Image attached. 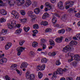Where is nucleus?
I'll use <instances>...</instances> for the list:
<instances>
[{
    "instance_id": "obj_60",
    "label": "nucleus",
    "mask_w": 80,
    "mask_h": 80,
    "mask_svg": "<svg viewBox=\"0 0 80 80\" xmlns=\"http://www.w3.org/2000/svg\"><path fill=\"white\" fill-rule=\"evenodd\" d=\"M33 5L34 6V7H36L37 5V3L36 2H34L33 3Z\"/></svg>"
},
{
    "instance_id": "obj_30",
    "label": "nucleus",
    "mask_w": 80,
    "mask_h": 80,
    "mask_svg": "<svg viewBox=\"0 0 80 80\" xmlns=\"http://www.w3.org/2000/svg\"><path fill=\"white\" fill-rule=\"evenodd\" d=\"M70 45H77V42L75 41H72L70 43Z\"/></svg>"
},
{
    "instance_id": "obj_31",
    "label": "nucleus",
    "mask_w": 80,
    "mask_h": 80,
    "mask_svg": "<svg viewBox=\"0 0 80 80\" xmlns=\"http://www.w3.org/2000/svg\"><path fill=\"white\" fill-rule=\"evenodd\" d=\"M38 77L40 79H41L43 77V74L40 72L38 73Z\"/></svg>"
},
{
    "instance_id": "obj_58",
    "label": "nucleus",
    "mask_w": 80,
    "mask_h": 80,
    "mask_svg": "<svg viewBox=\"0 0 80 80\" xmlns=\"http://www.w3.org/2000/svg\"><path fill=\"white\" fill-rule=\"evenodd\" d=\"M32 32H33V33H36V34H37V33H38V31H37V30H33L32 31Z\"/></svg>"
},
{
    "instance_id": "obj_14",
    "label": "nucleus",
    "mask_w": 80,
    "mask_h": 80,
    "mask_svg": "<svg viewBox=\"0 0 80 80\" xmlns=\"http://www.w3.org/2000/svg\"><path fill=\"white\" fill-rule=\"evenodd\" d=\"M28 65V64H27V63L24 62L21 64L20 67L21 68H27Z\"/></svg>"
},
{
    "instance_id": "obj_61",
    "label": "nucleus",
    "mask_w": 80,
    "mask_h": 80,
    "mask_svg": "<svg viewBox=\"0 0 80 80\" xmlns=\"http://www.w3.org/2000/svg\"><path fill=\"white\" fill-rule=\"evenodd\" d=\"M67 80H73V79L71 78L67 77L66 78Z\"/></svg>"
},
{
    "instance_id": "obj_12",
    "label": "nucleus",
    "mask_w": 80,
    "mask_h": 80,
    "mask_svg": "<svg viewBox=\"0 0 80 80\" xmlns=\"http://www.w3.org/2000/svg\"><path fill=\"white\" fill-rule=\"evenodd\" d=\"M11 46L12 43L8 42L7 44L5 46V49L6 50H8Z\"/></svg>"
},
{
    "instance_id": "obj_18",
    "label": "nucleus",
    "mask_w": 80,
    "mask_h": 80,
    "mask_svg": "<svg viewBox=\"0 0 80 80\" xmlns=\"http://www.w3.org/2000/svg\"><path fill=\"white\" fill-rule=\"evenodd\" d=\"M11 23L12 25H14V27H15V26H16L17 28H20V25L19 24L16 25V23H15V22L14 21H12L11 22Z\"/></svg>"
},
{
    "instance_id": "obj_2",
    "label": "nucleus",
    "mask_w": 80,
    "mask_h": 80,
    "mask_svg": "<svg viewBox=\"0 0 80 80\" xmlns=\"http://www.w3.org/2000/svg\"><path fill=\"white\" fill-rule=\"evenodd\" d=\"M73 49V46L72 45H69L63 48V51L65 53L67 52L68 51H71Z\"/></svg>"
},
{
    "instance_id": "obj_44",
    "label": "nucleus",
    "mask_w": 80,
    "mask_h": 80,
    "mask_svg": "<svg viewBox=\"0 0 80 80\" xmlns=\"http://www.w3.org/2000/svg\"><path fill=\"white\" fill-rule=\"evenodd\" d=\"M8 28H9L10 29H12V28H13V26L11 25L10 23L8 24Z\"/></svg>"
},
{
    "instance_id": "obj_16",
    "label": "nucleus",
    "mask_w": 80,
    "mask_h": 80,
    "mask_svg": "<svg viewBox=\"0 0 80 80\" xmlns=\"http://www.w3.org/2000/svg\"><path fill=\"white\" fill-rule=\"evenodd\" d=\"M49 17V14L47 12L45 13L42 16V19H46Z\"/></svg>"
},
{
    "instance_id": "obj_10",
    "label": "nucleus",
    "mask_w": 80,
    "mask_h": 80,
    "mask_svg": "<svg viewBox=\"0 0 80 80\" xmlns=\"http://www.w3.org/2000/svg\"><path fill=\"white\" fill-rule=\"evenodd\" d=\"M7 1L8 2V5L9 6L12 7L14 5L13 4L14 1L13 0H8Z\"/></svg>"
},
{
    "instance_id": "obj_13",
    "label": "nucleus",
    "mask_w": 80,
    "mask_h": 80,
    "mask_svg": "<svg viewBox=\"0 0 80 80\" xmlns=\"http://www.w3.org/2000/svg\"><path fill=\"white\" fill-rule=\"evenodd\" d=\"M0 13L2 15H6L7 14V12L4 9L0 10Z\"/></svg>"
},
{
    "instance_id": "obj_52",
    "label": "nucleus",
    "mask_w": 80,
    "mask_h": 80,
    "mask_svg": "<svg viewBox=\"0 0 80 80\" xmlns=\"http://www.w3.org/2000/svg\"><path fill=\"white\" fill-rule=\"evenodd\" d=\"M51 9H52V8H49L47 7L44 10L45 12H47L48 10H51Z\"/></svg>"
},
{
    "instance_id": "obj_11",
    "label": "nucleus",
    "mask_w": 80,
    "mask_h": 80,
    "mask_svg": "<svg viewBox=\"0 0 80 80\" xmlns=\"http://www.w3.org/2000/svg\"><path fill=\"white\" fill-rule=\"evenodd\" d=\"M68 55V56H70L71 57V58L68 60V62H72V61L73 60V56L74 54L70 52H69Z\"/></svg>"
},
{
    "instance_id": "obj_19",
    "label": "nucleus",
    "mask_w": 80,
    "mask_h": 80,
    "mask_svg": "<svg viewBox=\"0 0 80 80\" xmlns=\"http://www.w3.org/2000/svg\"><path fill=\"white\" fill-rule=\"evenodd\" d=\"M74 57V60H80V56L78 54H75Z\"/></svg>"
},
{
    "instance_id": "obj_9",
    "label": "nucleus",
    "mask_w": 80,
    "mask_h": 80,
    "mask_svg": "<svg viewBox=\"0 0 80 80\" xmlns=\"http://www.w3.org/2000/svg\"><path fill=\"white\" fill-rule=\"evenodd\" d=\"M58 7L59 9L63 10L64 8V7L63 6V3L62 2H59L58 4Z\"/></svg>"
},
{
    "instance_id": "obj_20",
    "label": "nucleus",
    "mask_w": 80,
    "mask_h": 80,
    "mask_svg": "<svg viewBox=\"0 0 80 80\" xmlns=\"http://www.w3.org/2000/svg\"><path fill=\"white\" fill-rule=\"evenodd\" d=\"M40 9L39 8H36L34 9V12L36 14H38L40 12Z\"/></svg>"
},
{
    "instance_id": "obj_22",
    "label": "nucleus",
    "mask_w": 80,
    "mask_h": 80,
    "mask_svg": "<svg viewBox=\"0 0 80 80\" xmlns=\"http://www.w3.org/2000/svg\"><path fill=\"white\" fill-rule=\"evenodd\" d=\"M32 3V2L30 0H27L26 3V7H29Z\"/></svg>"
},
{
    "instance_id": "obj_6",
    "label": "nucleus",
    "mask_w": 80,
    "mask_h": 80,
    "mask_svg": "<svg viewBox=\"0 0 80 80\" xmlns=\"http://www.w3.org/2000/svg\"><path fill=\"white\" fill-rule=\"evenodd\" d=\"M11 14L13 15V17L14 18H16V19L18 18L19 15H18V13L16 11H13L11 12Z\"/></svg>"
},
{
    "instance_id": "obj_34",
    "label": "nucleus",
    "mask_w": 80,
    "mask_h": 80,
    "mask_svg": "<svg viewBox=\"0 0 80 80\" xmlns=\"http://www.w3.org/2000/svg\"><path fill=\"white\" fill-rule=\"evenodd\" d=\"M6 22V19L2 17L0 18V23H3Z\"/></svg>"
},
{
    "instance_id": "obj_36",
    "label": "nucleus",
    "mask_w": 80,
    "mask_h": 80,
    "mask_svg": "<svg viewBox=\"0 0 80 80\" xmlns=\"http://www.w3.org/2000/svg\"><path fill=\"white\" fill-rule=\"evenodd\" d=\"M33 28L34 29H38L39 27L38 24H34L33 25Z\"/></svg>"
},
{
    "instance_id": "obj_47",
    "label": "nucleus",
    "mask_w": 80,
    "mask_h": 80,
    "mask_svg": "<svg viewBox=\"0 0 80 80\" xmlns=\"http://www.w3.org/2000/svg\"><path fill=\"white\" fill-rule=\"evenodd\" d=\"M41 71L42 70H44V69L45 68V64H43L41 66Z\"/></svg>"
},
{
    "instance_id": "obj_24",
    "label": "nucleus",
    "mask_w": 80,
    "mask_h": 80,
    "mask_svg": "<svg viewBox=\"0 0 80 80\" xmlns=\"http://www.w3.org/2000/svg\"><path fill=\"white\" fill-rule=\"evenodd\" d=\"M57 53L56 52H53L52 53L50 52L48 53L49 55H51V56H52V57H54L56 55Z\"/></svg>"
},
{
    "instance_id": "obj_41",
    "label": "nucleus",
    "mask_w": 80,
    "mask_h": 80,
    "mask_svg": "<svg viewBox=\"0 0 80 80\" xmlns=\"http://www.w3.org/2000/svg\"><path fill=\"white\" fill-rule=\"evenodd\" d=\"M7 33V30H4L3 29L2 30V33L3 35H6Z\"/></svg>"
},
{
    "instance_id": "obj_23",
    "label": "nucleus",
    "mask_w": 80,
    "mask_h": 80,
    "mask_svg": "<svg viewBox=\"0 0 80 80\" xmlns=\"http://www.w3.org/2000/svg\"><path fill=\"white\" fill-rule=\"evenodd\" d=\"M19 20L21 23H26V22H27V19L26 18H24L23 19H20Z\"/></svg>"
},
{
    "instance_id": "obj_53",
    "label": "nucleus",
    "mask_w": 80,
    "mask_h": 80,
    "mask_svg": "<svg viewBox=\"0 0 80 80\" xmlns=\"http://www.w3.org/2000/svg\"><path fill=\"white\" fill-rule=\"evenodd\" d=\"M75 17H76L80 18V13H78L76 14H75Z\"/></svg>"
},
{
    "instance_id": "obj_5",
    "label": "nucleus",
    "mask_w": 80,
    "mask_h": 80,
    "mask_svg": "<svg viewBox=\"0 0 80 80\" xmlns=\"http://www.w3.org/2000/svg\"><path fill=\"white\" fill-rule=\"evenodd\" d=\"M68 70V69H67L66 68H65L63 70H62V68H58L57 70V72L58 74L59 75H63V72H65Z\"/></svg>"
},
{
    "instance_id": "obj_43",
    "label": "nucleus",
    "mask_w": 80,
    "mask_h": 80,
    "mask_svg": "<svg viewBox=\"0 0 80 80\" xmlns=\"http://www.w3.org/2000/svg\"><path fill=\"white\" fill-rule=\"evenodd\" d=\"M45 32H52V29L50 28H48L46 29L45 30Z\"/></svg>"
},
{
    "instance_id": "obj_1",
    "label": "nucleus",
    "mask_w": 80,
    "mask_h": 80,
    "mask_svg": "<svg viewBox=\"0 0 80 80\" xmlns=\"http://www.w3.org/2000/svg\"><path fill=\"white\" fill-rule=\"evenodd\" d=\"M26 77L27 79L29 80H35V75L33 74H30L29 72H27L26 74Z\"/></svg>"
},
{
    "instance_id": "obj_50",
    "label": "nucleus",
    "mask_w": 80,
    "mask_h": 80,
    "mask_svg": "<svg viewBox=\"0 0 80 80\" xmlns=\"http://www.w3.org/2000/svg\"><path fill=\"white\" fill-rule=\"evenodd\" d=\"M2 61L4 63H7V58H3L2 59Z\"/></svg>"
},
{
    "instance_id": "obj_15",
    "label": "nucleus",
    "mask_w": 80,
    "mask_h": 80,
    "mask_svg": "<svg viewBox=\"0 0 80 80\" xmlns=\"http://www.w3.org/2000/svg\"><path fill=\"white\" fill-rule=\"evenodd\" d=\"M17 65L16 64H12L10 68L12 70H15L17 69Z\"/></svg>"
},
{
    "instance_id": "obj_35",
    "label": "nucleus",
    "mask_w": 80,
    "mask_h": 80,
    "mask_svg": "<svg viewBox=\"0 0 80 80\" xmlns=\"http://www.w3.org/2000/svg\"><path fill=\"white\" fill-rule=\"evenodd\" d=\"M32 46L33 47H38V43L36 42H34L32 44Z\"/></svg>"
},
{
    "instance_id": "obj_54",
    "label": "nucleus",
    "mask_w": 80,
    "mask_h": 80,
    "mask_svg": "<svg viewBox=\"0 0 80 80\" xmlns=\"http://www.w3.org/2000/svg\"><path fill=\"white\" fill-rule=\"evenodd\" d=\"M77 64V63L76 62H72L71 63V65H72L73 66H76Z\"/></svg>"
},
{
    "instance_id": "obj_4",
    "label": "nucleus",
    "mask_w": 80,
    "mask_h": 80,
    "mask_svg": "<svg viewBox=\"0 0 80 80\" xmlns=\"http://www.w3.org/2000/svg\"><path fill=\"white\" fill-rule=\"evenodd\" d=\"M25 48L22 47H19L17 49V50L18 52L17 55L20 56L21 55V52H22L23 51L25 50Z\"/></svg>"
},
{
    "instance_id": "obj_49",
    "label": "nucleus",
    "mask_w": 80,
    "mask_h": 80,
    "mask_svg": "<svg viewBox=\"0 0 80 80\" xmlns=\"http://www.w3.org/2000/svg\"><path fill=\"white\" fill-rule=\"evenodd\" d=\"M16 71L17 73L19 75H22V72H20V71L18 70V69H16Z\"/></svg>"
},
{
    "instance_id": "obj_3",
    "label": "nucleus",
    "mask_w": 80,
    "mask_h": 80,
    "mask_svg": "<svg viewBox=\"0 0 80 80\" xmlns=\"http://www.w3.org/2000/svg\"><path fill=\"white\" fill-rule=\"evenodd\" d=\"M65 4L66 5H68L66 7V8L68 9L70 7H73V5H74V2L72 1H68L65 3Z\"/></svg>"
},
{
    "instance_id": "obj_62",
    "label": "nucleus",
    "mask_w": 80,
    "mask_h": 80,
    "mask_svg": "<svg viewBox=\"0 0 80 80\" xmlns=\"http://www.w3.org/2000/svg\"><path fill=\"white\" fill-rule=\"evenodd\" d=\"M50 0L51 3H55V2H56V0Z\"/></svg>"
},
{
    "instance_id": "obj_17",
    "label": "nucleus",
    "mask_w": 80,
    "mask_h": 80,
    "mask_svg": "<svg viewBox=\"0 0 80 80\" xmlns=\"http://www.w3.org/2000/svg\"><path fill=\"white\" fill-rule=\"evenodd\" d=\"M63 39V37H61L58 38H57L55 39V41L58 43H61L62 42V40Z\"/></svg>"
},
{
    "instance_id": "obj_7",
    "label": "nucleus",
    "mask_w": 80,
    "mask_h": 80,
    "mask_svg": "<svg viewBox=\"0 0 80 80\" xmlns=\"http://www.w3.org/2000/svg\"><path fill=\"white\" fill-rule=\"evenodd\" d=\"M58 15L57 14H54L52 17V22L53 23H55L57 22V19L55 17H58Z\"/></svg>"
},
{
    "instance_id": "obj_26",
    "label": "nucleus",
    "mask_w": 80,
    "mask_h": 80,
    "mask_svg": "<svg viewBox=\"0 0 80 80\" xmlns=\"http://www.w3.org/2000/svg\"><path fill=\"white\" fill-rule=\"evenodd\" d=\"M75 10V8H72L68 10V12L69 13H73Z\"/></svg>"
},
{
    "instance_id": "obj_33",
    "label": "nucleus",
    "mask_w": 80,
    "mask_h": 80,
    "mask_svg": "<svg viewBox=\"0 0 80 80\" xmlns=\"http://www.w3.org/2000/svg\"><path fill=\"white\" fill-rule=\"evenodd\" d=\"M42 63H47V59L46 58H43L41 61Z\"/></svg>"
},
{
    "instance_id": "obj_39",
    "label": "nucleus",
    "mask_w": 80,
    "mask_h": 80,
    "mask_svg": "<svg viewBox=\"0 0 80 80\" xmlns=\"http://www.w3.org/2000/svg\"><path fill=\"white\" fill-rule=\"evenodd\" d=\"M37 71H42V69H41V67L40 65H38L37 67Z\"/></svg>"
},
{
    "instance_id": "obj_8",
    "label": "nucleus",
    "mask_w": 80,
    "mask_h": 80,
    "mask_svg": "<svg viewBox=\"0 0 80 80\" xmlns=\"http://www.w3.org/2000/svg\"><path fill=\"white\" fill-rule=\"evenodd\" d=\"M16 1L18 6H21L25 3V0H16Z\"/></svg>"
},
{
    "instance_id": "obj_21",
    "label": "nucleus",
    "mask_w": 80,
    "mask_h": 80,
    "mask_svg": "<svg viewBox=\"0 0 80 80\" xmlns=\"http://www.w3.org/2000/svg\"><path fill=\"white\" fill-rule=\"evenodd\" d=\"M45 7H48V8H52V6H51V4L50 3L46 2L45 4Z\"/></svg>"
},
{
    "instance_id": "obj_32",
    "label": "nucleus",
    "mask_w": 80,
    "mask_h": 80,
    "mask_svg": "<svg viewBox=\"0 0 80 80\" xmlns=\"http://www.w3.org/2000/svg\"><path fill=\"white\" fill-rule=\"evenodd\" d=\"M6 5V4L3 3L2 0H0V7H3Z\"/></svg>"
},
{
    "instance_id": "obj_27",
    "label": "nucleus",
    "mask_w": 80,
    "mask_h": 80,
    "mask_svg": "<svg viewBox=\"0 0 80 80\" xmlns=\"http://www.w3.org/2000/svg\"><path fill=\"white\" fill-rule=\"evenodd\" d=\"M49 42H50V45H52V46H55V42H54V41H52V40H49Z\"/></svg>"
},
{
    "instance_id": "obj_28",
    "label": "nucleus",
    "mask_w": 80,
    "mask_h": 80,
    "mask_svg": "<svg viewBox=\"0 0 80 80\" xmlns=\"http://www.w3.org/2000/svg\"><path fill=\"white\" fill-rule=\"evenodd\" d=\"M22 30V29L19 28L16 31L15 33L17 34H19V33H21Z\"/></svg>"
},
{
    "instance_id": "obj_48",
    "label": "nucleus",
    "mask_w": 80,
    "mask_h": 80,
    "mask_svg": "<svg viewBox=\"0 0 80 80\" xmlns=\"http://www.w3.org/2000/svg\"><path fill=\"white\" fill-rule=\"evenodd\" d=\"M61 64V62H60V60H57L56 62V65H60Z\"/></svg>"
},
{
    "instance_id": "obj_51",
    "label": "nucleus",
    "mask_w": 80,
    "mask_h": 80,
    "mask_svg": "<svg viewBox=\"0 0 80 80\" xmlns=\"http://www.w3.org/2000/svg\"><path fill=\"white\" fill-rule=\"evenodd\" d=\"M5 78L6 80H11L10 78L7 75L5 76Z\"/></svg>"
},
{
    "instance_id": "obj_29",
    "label": "nucleus",
    "mask_w": 80,
    "mask_h": 80,
    "mask_svg": "<svg viewBox=\"0 0 80 80\" xmlns=\"http://www.w3.org/2000/svg\"><path fill=\"white\" fill-rule=\"evenodd\" d=\"M65 32V30L63 29L59 30L58 31V33H62V34H63Z\"/></svg>"
},
{
    "instance_id": "obj_25",
    "label": "nucleus",
    "mask_w": 80,
    "mask_h": 80,
    "mask_svg": "<svg viewBox=\"0 0 80 80\" xmlns=\"http://www.w3.org/2000/svg\"><path fill=\"white\" fill-rule=\"evenodd\" d=\"M41 25H43L44 26H47L48 25V22L47 21H42L41 22Z\"/></svg>"
},
{
    "instance_id": "obj_57",
    "label": "nucleus",
    "mask_w": 80,
    "mask_h": 80,
    "mask_svg": "<svg viewBox=\"0 0 80 80\" xmlns=\"http://www.w3.org/2000/svg\"><path fill=\"white\" fill-rule=\"evenodd\" d=\"M76 37L78 38V39L80 40V33H79L77 34Z\"/></svg>"
},
{
    "instance_id": "obj_63",
    "label": "nucleus",
    "mask_w": 80,
    "mask_h": 80,
    "mask_svg": "<svg viewBox=\"0 0 80 80\" xmlns=\"http://www.w3.org/2000/svg\"><path fill=\"white\" fill-rule=\"evenodd\" d=\"M46 45L43 44L42 46V49H43V50H45V49L46 48Z\"/></svg>"
},
{
    "instance_id": "obj_56",
    "label": "nucleus",
    "mask_w": 80,
    "mask_h": 80,
    "mask_svg": "<svg viewBox=\"0 0 80 80\" xmlns=\"http://www.w3.org/2000/svg\"><path fill=\"white\" fill-rule=\"evenodd\" d=\"M33 17L32 18L31 21L32 22H34L35 21V17L33 16Z\"/></svg>"
},
{
    "instance_id": "obj_55",
    "label": "nucleus",
    "mask_w": 80,
    "mask_h": 80,
    "mask_svg": "<svg viewBox=\"0 0 80 80\" xmlns=\"http://www.w3.org/2000/svg\"><path fill=\"white\" fill-rule=\"evenodd\" d=\"M41 43H45V39L43 38L41 39Z\"/></svg>"
},
{
    "instance_id": "obj_40",
    "label": "nucleus",
    "mask_w": 80,
    "mask_h": 80,
    "mask_svg": "<svg viewBox=\"0 0 80 80\" xmlns=\"http://www.w3.org/2000/svg\"><path fill=\"white\" fill-rule=\"evenodd\" d=\"M35 55V53L33 51H30L29 52V55L31 56L32 57H33V56H34Z\"/></svg>"
},
{
    "instance_id": "obj_59",
    "label": "nucleus",
    "mask_w": 80,
    "mask_h": 80,
    "mask_svg": "<svg viewBox=\"0 0 80 80\" xmlns=\"http://www.w3.org/2000/svg\"><path fill=\"white\" fill-rule=\"evenodd\" d=\"M4 63L2 59L0 60V64H1V65H3Z\"/></svg>"
},
{
    "instance_id": "obj_42",
    "label": "nucleus",
    "mask_w": 80,
    "mask_h": 80,
    "mask_svg": "<svg viewBox=\"0 0 80 80\" xmlns=\"http://www.w3.org/2000/svg\"><path fill=\"white\" fill-rule=\"evenodd\" d=\"M20 13L22 15L24 16L25 15L26 13L24 10H21L20 11Z\"/></svg>"
},
{
    "instance_id": "obj_38",
    "label": "nucleus",
    "mask_w": 80,
    "mask_h": 80,
    "mask_svg": "<svg viewBox=\"0 0 80 80\" xmlns=\"http://www.w3.org/2000/svg\"><path fill=\"white\" fill-rule=\"evenodd\" d=\"M23 29L26 32H27L29 31V30H30V27H28V28H26V27H24Z\"/></svg>"
},
{
    "instance_id": "obj_45",
    "label": "nucleus",
    "mask_w": 80,
    "mask_h": 80,
    "mask_svg": "<svg viewBox=\"0 0 80 80\" xmlns=\"http://www.w3.org/2000/svg\"><path fill=\"white\" fill-rule=\"evenodd\" d=\"M33 13V12L32 11H29L28 13V15L29 16H32Z\"/></svg>"
},
{
    "instance_id": "obj_64",
    "label": "nucleus",
    "mask_w": 80,
    "mask_h": 80,
    "mask_svg": "<svg viewBox=\"0 0 80 80\" xmlns=\"http://www.w3.org/2000/svg\"><path fill=\"white\" fill-rule=\"evenodd\" d=\"M60 80H66V79H65V78L62 77L61 78Z\"/></svg>"
},
{
    "instance_id": "obj_37",
    "label": "nucleus",
    "mask_w": 80,
    "mask_h": 80,
    "mask_svg": "<svg viewBox=\"0 0 80 80\" xmlns=\"http://www.w3.org/2000/svg\"><path fill=\"white\" fill-rule=\"evenodd\" d=\"M57 74H58V73L57 71L54 72L52 74L53 76L52 77V78H55L57 77Z\"/></svg>"
},
{
    "instance_id": "obj_46",
    "label": "nucleus",
    "mask_w": 80,
    "mask_h": 80,
    "mask_svg": "<svg viewBox=\"0 0 80 80\" xmlns=\"http://www.w3.org/2000/svg\"><path fill=\"white\" fill-rule=\"evenodd\" d=\"M24 42H25V41L23 40H21L19 42V45L21 46H22L23 45V44L24 43Z\"/></svg>"
}]
</instances>
